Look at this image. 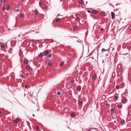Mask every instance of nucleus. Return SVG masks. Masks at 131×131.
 Segmentation results:
<instances>
[{
    "label": "nucleus",
    "mask_w": 131,
    "mask_h": 131,
    "mask_svg": "<svg viewBox=\"0 0 131 131\" xmlns=\"http://www.w3.org/2000/svg\"><path fill=\"white\" fill-rule=\"evenodd\" d=\"M80 20L81 21V23H80L79 22V23L82 24H84L86 22V20L85 19L81 17L80 18Z\"/></svg>",
    "instance_id": "f257e3e1"
},
{
    "label": "nucleus",
    "mask_w": 131,
    "mask_h": 131,
    "mask_svg": "<svg viewBox=\"0 0 131 131\" xmlns=\"http://www.w3.org/2000/svg\"><path fill=\"white\" fill-rule=\"evenodd\" d=\"M111 17L112 19H114L115 18V15L114 13L113 12H112L111 13Z\"/></svg>",
    "instance_id": "f03ea898"
},
{
    "label": "nucleus",
    "mask_w": 131,
    "mask_h": 131,
    "mask_svg": "<svg viewBox=\"0 0 131 131\" xmlns=\"http://www.w3.org/2000/svg\"><path fill=\"white\" fill-rule=\"evenodd\" d=\"M77 89L79 91H80L81 89V86L78 85L77 87Z\"/></svg>",
    "instance_id": "7ed1b4c3"
},
{
    "label": "nucleus",
    "mask_w": 131,
    "mask_h": 131,
    "mask_svg": "<svg viewBox=\"0 0 131 131\" xmlns=\"http://www.w3.org/2000/svg\"><path fill=\"white\" fill-rule=\"evenodd\" d=\"M121 102L122 103H124L127 102V100L126 99H123L121 101Z\"/></svg>",
    "instance_id": "20e7f679"
},
{
    "label": "nucleus",
    "mask_w": 131,
    "mask_h": 131,
    "mask_svg": "<svg viewBox=\"0 0 131 131\" xmlns=\"http://www.w3.org/2000/svg\"><path fill=\"white\" fill-rule=\"evenodd\" d=\"M79 104L80 105L82 104V102L81 99H79Z\"/></svg>",
    "instance_id": "39448f33"
},
{
    "label": "nucleus",
    "mask_w": 131,
    "mask_h": 131,
    "mask_svg": "<svg viewBox=\"0 0 131 131\" xmlns=\"http://www.w3.org/2000/svg\"><path fill=\"white\" fill-rule=\"evenodd\" d=\"M108 51V50L107 49H105L104 48L102 49L101 50V51L102 52H105V51Z\"/></svg>",
    "instance_id": "423d86ee"
},
{
    "label": "nucleus",
    "mask_w": 131,
    "mask_h": 131,
    "mask_svg": "<svg viewBox=\"0 0 131 131\" xmlns=\"http://www.w3.org/2000/svg\"><path fill=\"white\" fill-rule=\"evenodd\" d=\"M79 3L80 4H83V2L82 0H79Z\"/></svg>",
    "instance_id": "0eeeda50"
},
{
    "label": "nucleus",
    "mask_w": 131,
    "mask_h": 131,
    "mask_svg": "<svg viewBox=\"0 0 131 131\" xmlns=\"http://www.w3.org/2000/svg\"><path fill=\"white\" fill-rule=\"evenodd\" d=\"M81 17V16L78 17L77 18V21H79L80 20V18Z\"/></svg>",
    "instance_id": "6e6552de"
},
{
    "label": "nucleus",
    "mask_w": 131,
    "mask_h": 131,
    "mask_svg": "<svg viewBox=\"0 0 131 131\" xmlns=\"http://www.w3.org/2000/svg\"><path fill=\"white\" fill-rule=\"evenodd\" d=\"M75 114L74 113H72L71 114V116L72 117H74L75 116Z\"/></svg>",
    "instance_id": "1a4fd4ad"
},
{
    "label": "nucleus",
    "mask_w": 131,
    "mask_h": 131,
    "mask_svg": "<svg viewBox=\"0 0 131 131\" xmlns=\"http://www.w3.org/2000/svg\"><path fill=\"white\" fill-rule=\"evenodd\" d=\"M117 107L118 108H122V106L121 105H118Z\"/></svg>",
    "instance_id": "9d476101"
},
{
    "label": "nucleus",
    "mask_w": 131,
    "mask_h": 131,
    "mask_svg": "<svg viewBox=\"0 0 131 131\" xmlns=\"http://www.w3.org/2000/svg\"><path fill=\"white\" fill-rule=\"evenodd\" d=\"M125 93H123L122 95V97H125Z\"/></svg>",
    "instance_id": "9b49d317"
},
{
    "label": "nucleus",
    "mask_w": 131,
    "mask_h": 131,
    "mask_svg": "<svg viewBox=\"0 0 131 131\" xmlns=\"http://www.w3.org/2000/svg\"><path fill=\"white\" fill-rule=\"evenodd\" d=\"M92 12L94 14H95L97 13V11L95 10H92Z\"/></svg>",
    "instance_id": "f8f14e48"
},
{
    "label": "nucleus",
    "mask_w": 131,
    "mask_h": 131,
    "mask_svg": "<svg viewBox=\"0 0 131 131\" xmlns=\"http://www.w3.org/2000/svg\"><path fill=\"white\" fill-rule=\"evenodd\" d=\"M56 21L57 22H59L60 21V18H58L56 19Z\"/></svg>",
    "instance_id": "ddd939ff"
},
{
    "label": "nucleus",
    "mask_w": 131,
    "mask_h": 131,
    "mask_svg": "<svg viewBox=\"0 0 131 131\" xmlns=\"http://www.w3.org/2000/svg\"><path fill=\"white\" fill-rule=\"evenodd\" d=\"M92 78L93 79H95V78H96V76H95V74H93V76Z\"/></svg>",
    "instance_id": "4468645a"
},
{
    "label": "nucleus",
    "mask_w": 131,
    "mask_h": 131,
    "mask_svg": "<svg viewBox=\"0 0 131 131\" xmlns=\"http://www.w3.org/2000/svg\"><path fill=\"white\" fill-rule=\"evenodd\" d=\"M28 61L27 60H25L24 61V63L25 64H27V63H28Z\"/></svg>",
    "instance_id": "2eb2a0df"
},
{
    "label": "nucleus",
    "mask_w": 131,
    "mask_h": 131,
    "mask_svg": "<svg viewBox=\"0 0 131 131\" xmlns=\"http://www.w3.org/2000/svg\"><path fill=\"white\" fill-rule=\"evenodd\" d=\"M5 7H3L1 8V10H2L4 11V10H5Z\"/></svg>",
    "instance_id": "dca6fc26"
},
{
    "label": "nucleus",
    "mask_w": 131,
    "mask_h": 131,
    "mask_svg": "<svg viewBox=\"0 0 131 131\" xmlns=\"http://www.w3.org/2000/svg\"><path fill=\"white\" fill-rule=\"evenodd\" d=\"M42 3L41 2H39V5L40 6H41L42 5Z\"/></svg>",
    "instance_id": "f3484780"
},
{
    "label": "nucleus",
    "mask_w": 131,
    "mask_h": 131,
    "mask_svg": "<svg viewBox=\"0 0 131 131\" xmlns=\"http://www.w3.org/2000/svg\"><path fill=\"white\" fill-rule=\"evenodd\" d=\"M29 68H30V67L29 66H26V69H27V70L29 69Z\"/></svg>",
    "instance_id": "a211bd4d"
},
{
    "label": "nucleus",
    "mask_w": 131,
    "mask_h": 131,
    "mask_svg": "<svg viewBox=\"0 0 131 131\" xmlns=\"http://www.w3.org/2000/svg\"><path fill=\"white\" fill-rule=\"evenodd\" d=\"M114 99L116 100H117L118 99V97L116 96H114Z\"/></svg>",
    "instance_id": "6ab92c4d"
},
{
    "label": "nucleus",
    "mask_w": 131,
    "mask_h": 131,
    "mask_svg": "<svg viewBox=\"0 0 131 131\" xmlns=\"http://www.w3.org/2000/svg\"><path fill=\"white\" fill-rule=\"evenodd\" d=\"M45 53L46 55H47L48 53V51H46L45 52Z\"/></svg>",
    "instance_id": "aec40b11"
},
{
    "label": "nucleus",
    "mask_w": 131,
    "mask_h": 131,
    "mask_svg": "<svg viewBox=\"0 0 131 131\" xmlns=\"http://www.w3.org/2000/svg\"><path fill=\"white\" fill-rule=\"evenodd\" d=\"M43 54L42 53H40L39 55V56L40 57H42L43 56Z\"/></svg>",
    "instance_id": "412c9836"
},
{
    "label": "nucleus",
    "mask_w": 131,
    "mask_h": 131,
    "mask_svg": "<svg viewBox=\"0 0 131 131\" xmlns=\"http://www.w3.org/2000/svg\"><path fill=\"white\" fill-rule=\"evenodd\" d=\"M52 64V63L51 62L49 63H48V65L49 66H51Z\"/></svg>",
    "instance_id": "4be33fe9"
},
{
    "label": "nucleus",
    "mask_w": 131,
    "mask_h": 131,
    "mask_svg": "<svg viewBox=\"0 0 131 131\" xmlns=\"http://www.w3.org/2000/svg\"><path fill=\"white\" fill-rule=\"evenodd\" d=\"M38 12L37 11H35V14L37 15V14H38Z\"/></svg>",
    "instance_id": "5701e85b"
},
{
    "label": "nucleus",
    "mask_w": 131,
    "mask_h": 131,
    "mask_svg": "<svg viewBox=\"0 0 131 131\" xmlns=\"http://www.w3.org/2000/svg\"><path fill=\"white\" fill-rule=\"evenodd\" d=\"M74 82V80L73 79H72L71 80V82L72 83H73Z\"/></svg>",
    "instance_id": "b1692460"
},
{
    "label": "nucleus",
    "mask_w": 131,
    "mask_h": 131,
    "mask_svg": "<svg viewBox=\"0 0 131 131\" xmlns=\"http://www.w3.org/2000/svg\"><path fill=\"white\" fill-rule=\"evenodd\" d=\"M119 87V86L118 85H117L116 86V88L117 90L118 89Z\"/></svg>",
    "instance_id": "393cba45"
},
{
    "label": "nucleus",
    "mask_w": 131,
    "mask_h": 131,
    "mask_svg": "<svg viewBox=\"0 0 131 131\" xmlns=\"http://www.w3.org/2000/svg\"><path fill=\"white\" fill-rule=\"evenodd\" d=\"M60 94H61V92L60 91H58L57 92V94L58 95H60Z\"/></svg>",
    "instance_id": "a878e982"
},
{
    "label": "nucleus",
    "mask_w": 131,
    "mask_h": 131,
    "mask_svg": "<svg viewBox=\"0 0 131 131\" xmlns=\"http://www.w3.org/2000/svg\"><path fill=\"white\" fill-rule=\"evenodd\" d=\"M51 54H49V55H48V58H50L51 57Z\"/></svg>",
    "instance_id": "bb28decb"
},
{
    "label": "nucleus",
    "mask_w": 131,
    "mask_h": 131,
    "mask_svg": "<svg viewBox=\"0 0 131 131\" xmlns=\"http://www.w3.org/2000/svg\"><path fill=\"white\" fill-rule=\"evenodd\" d=\"M15 10L17 12H19V9H15Z\"/></svg>",
    "instance_id": "cd10ccee"
},
{
    "label": "nucleus",
    "mask_w": 131,
    "mask_h": 131,
    "mask_svg": "<svg viewBox=\"0 0 131 131\" xmlns=\"http://www.w3.org/2000/svg\"><path fill=\"white\" fill-rule=\"evenodd\" d=\"M5 2V0H2L1 1V2L2 3H4Z\"/></svg>",
    "instance_id": "c85d7f7f"
},
{
    "label": "nucleus",
    "mask_w": 131,
    "mask_h": 131,
    "mask_svg": "<svg viewBox=\"0 0 131 131\" xmlns=\"http://www.w3.org/2000/svg\"><path fill=\"white\" fill-rule=\"evenodd\" d=\"M121 122L122 123H124L125 122V121L124 120H122L121 121Z\"/></svg>",
    "instance_id": "c756f323"
},
{
    "label": "nucleus",
    "mask_w": 131,
    "mask_h": 131,
    "mask_svg": "<svg viewBox=\"0 0 131 131\" xmlns=\"http://www.w3.org/2000/svg\"><path fill=\"white\" fill-rule=\"evenodd\" d=\"M10 8V6H8L7 8H6V9L7 10H8Z\"/></svg>",
    "instance_id": "7c9ffc66"
},
{
    "label": "nucleus",
    "mask_w": 131,
    "mask_h": 131,
    "mask_svg": "<svg viewBox=\"0 0 131 131\" xmlns=\"http://www.w3.org/2000/svg\"><path fill=\"white\" fill-rule=\"evenodd\" d=\"M17 122H19V121H20V119L19 118H17Z\"/></svg>",
    "instance_id": "2f4dec72"
},
{
    "label": "nucleus",
    "mask_w": 131,
    "mask_h": 131,
    "mask_svg": "<svg viewBox=\"0 0 131 131\" xmlns=\"http://www.w3.org/2000/svg\"><path fill=\"white\" fill-rule=\"evenodd\" d=\"M101 15L102 16H104V14L103 13H101Z\"/></svg>",
    "instance_id": "473e14b6"
},
{
    "label": "nucleus",
    "mask_w": 131,
    "mask_h": 131,
    "mask_svg": "<svg viewBox=\"0 0 131 131\" xmlns=\"http://www.w3.org/2000/svg\"><path fill=\"white\" fill-rule=\"evenodd\" d=\"M63 64V62H61V63H60V65L61 66H62Z\"/></svg>",
    "instance_id": "72a5a7b5"
},
{
    "label": "nucleus",
    "mask_w": 131,
    "mask_h": 131,
    "mask_svg": "<svg viewBox=\"0 0 131 131\" xmlns=\"http://www.w3.org/2000/svg\"><path fill=\"white\" fill-rule=\"evenodd\" d=\"M108 105L107 104H106L105 105V107H108Z\"/></svg>",
    "instance_id": "f704fd0d"
},
{
    "label": "nucleus",
    "mask_w": 131,
    "mask_h": 131,
    "mask_svg": "<svg viewBox=\"0 0 131 131\" xmlns=\"http://www.w3.org/2000/svg\"><path fill=\"white\" fill-rule=\"evenodd\" d=\"M36 129H37V130H38L39 129V128H38V127L37 126L36 127Z\"/></svg>",
    "instance_id": "c9c22d12"
},
{
    "label": "nucleus",
    "mask_w": 131,
    "mask_h": 131,
    "mask_svg": "<svg viewBox=\"0 0 131 131\" xmlns=\"http://www.w3.org/2000/svg\"><path fill=\"white\" fill-rule=\"evenodd\" d=\"M1 47L2 48H4V45H2L1 46Z\"/></svg>",
    "instance_id": "e433bc0d"
},
{
    "label": "nucleus",
    "mask_w": 131,
    "mask_h": 131,
    "mask_svg": "<svg viewBox=\"0 0 131 131\" xmlns=\"http://www.w3.org/2000/svg\"><path fill=\"white\" fill-rule=\"evenodd\" d=\"M73 28L74 29H75V30L77 29V27L76 26H74Z\"/></svg>",
    "instance_id": "4c0bfd02"
},
{
    "label": "nucleus",
    "mask_w": 131,
    "mask_h": 131,
    "mask_svg": "<svg viewBox=\"0 0 131 131\" xmlns=\"http://www.w3.org/2000/svg\"><path fill=\"white\" fill-rule=\"evenodd\" d=\"M24 16V15L23 14H21L20 15V16L21 17H23Z\"/></svg>",
    "instance_id": "58836bf2"
},
{
    "label": "nucleus",
    "mask_w": 131,
    "mask_h": 131,
    "mask_svg": "<svg viewBox=\"0 0 131 131\" xmlns=\"http://www.w3.org/2000/svg\"><path fill=\"white\" fill-rule=\"evenodd\" d=\"M13 122L14 123H17V121L15 120H14L13 121Z\"/></svg>",
    "instance_id": "ea45409f"
},
{
    "label": "nucleus",
    "mask_w": 131,
    "mask_h": 131,
    "mask_svg": "<svg viewBox=\"0 0 131 131\" xmlns=\"http://www.w3.org/2000/svg\"><path fill=\"white\" fill-rule=\"evenodd\" d=\"M72 86L74 88L75 87V84H74L72 85Z\"/></svg>",
    "instance_id": "a19ab883"
},
{
    "label": "nucleus",
    "mask_w": 131,
    "mask_h": 131,
    "mask_svg": "<svg viewBox=\"0 0 131 131\" xmlns=\"http://www.w3.org/2000/svg\"><path fill=\"white\" fill-rule=\"evenodd\" d=\"M25 88H26V89H27L28 88V87H27V85H26L25 86Z\"/></svg>",
    "instance_id": "79ce46f5"
},
{
    "label": "nucleus",
    "mask_w": 131,
    "mask_h": 131,
    "mask_svg": "<svg viewBox=\"0 0 131 131\" xmlns=\"http://www.w3.org/2000/svg\"><path fill=\"white\" fill-rule=\"evenodd\" d=\"M20 76L21 77H22V78H23V75L22 74H21L20 75Z\"/></svg>",
    "instance_id": "37998d69"
},
{
    "label": "nucleus",
    "mask_w": 131,
    "mask_h": 131,
    "mask_svg": "<svg viewBox=\"0 0 131 131\" xmlns=\"http://www.w3.org/2000/svg\"><path fill=\"white\" fill-rule=\"evenodd\" d=\"M114 108H112L111 109V110L112 111H114Z\"/></svg>",
    "instance_id": "c03bdc74"
},
{
    "label": "nucleus",
    "mask_w": 131,
    "mask_h": 131,
    "mask_svg": "<svg viewBox=\"0 0 131 131\" xmlns=\"http://www.w3.org/2000/svg\"><path fill=\"white\" fill-rule=\"evenodd\" d=\"M45 7L46 9H47V5H46L45 6Z\"/></svg>",
    "instance_id": "a18cd8bd"
},
{
    "label": "nucleus",
    "mask_w": 131,
    "mask_h": 131,
    "mask_svg": "<svg viewBox=\"0 0 131 131\" xmlns=\"http://www.w3.org/2000/svg\"><path fill=\"white\" fill-rule=\"evenodd\" d=\"M103 29H104L103 28H102L100 30L101 31H102L103 30Z\"/></svg>",
    "instance_id": "49530a36"
},
{
    "label": "nucleus",
    "mask_w": 131,
    "mask_h": 131,
    "mask_svg": "<svg viewBox=\"0 0 131 131\" xmlns=\"http://www.w3.org/2000/svg\"><path fill=\"white\" fill-rule=\"evenodd\" d=\"M87 11L89 13H90V12H91V11L90 10H87Z\"/></svg>",
    "instance_id": "de8ad7c7"
},
{
    "label": "nucleus",
    "mask_w": 131,
    "mask_h": 131,
    "mask_svg": "<svg viewBox=\"0 0 131 131\" xmlns=\"http://www.w3.org/2000/svg\"><path fill=\"white\" fill-rule=\"evenodd\" d=\"M32 116H33V117H34V116H35V115L34 114H33L32 115Z\"/></svg>",
    "instance_id": "09e8293b"
},
{
    "label": "nucleus",
    "mask_w": 131,
    "mask_h": 131,
    "mask_svg": "<svg viewBox=\"0 0 131 131\" xmlns=\"http://www.w3.org/2000/svg\"><path fill=\"white\" fill-rule=\"evenodd\" d=\"M90 129H90H90H89V130H88V131H90Z\"/></svg>",
    "instance_id": "8fccbe9b"
},
{
    "label": "nucleus",
    "mask_w": 131,
    "mask_h": 131,
    "mask_svg": "<svg viewBox=\"0 0 131 131\" xmlns=\"http://www.w3.org/2000/svg\"><path fill=\"white\" fill-rule=\"evenodd\" d=\"M60 14H58V16H57V17H58V16H60Z\"/></svg>",
    "instance_id": "3c124183"
},
{
    "label": "nucleus",
    "mask_w": 131,
    "mask_h": 131,
    "mask_svg": "<svg viewBox=\"0 0 131 131\" xmlns=\"http://www.w3.org/2000/svg\"><path fill=\"white\" fill-rule=\"evenodd\" d=\"M1 114V112L0 111V115Z\"/></svg>",
    "instance_id": "603ef678"
},
{
    "label": "nucleus",
    "mask_w": 131,
    "mask_h": 131,
    "mask_svg": "<svg viewBox=\"0 0 131 131\" xmlns=\"http://www.w3.org/2000/svg\"><path fill=\"white\" fill-rule=\"evenodd\" d=\"M114 49V48H113L112 49V50H113Z\"/></svg>",
    "instance_id": "864d4df0"
},
{
    "label": "nucleus",
    "mask_w": 131,
    "mask_h": 131,
    "mask_svg": "<svg viewBox=\"0 0 131 131\" xmlns=\"http://www.w3.org/2000/svg\"><path fill=\"white\" fill-rule=\"evenodd\" d=\"M25 1V0H22V1Z\"/></svg>",
    "instance_id": "5fc2aeb1"
},
{
    "label": "nucleus",
    "mask_w": 131,
    "mask_h": 131,
    "mask_svg": "<svg viewBox=\"0 0 131 131\" xmlns=\"http://www.w3.org/2000/svg\"><path fill=\"white\" fill-rule=\"evenodd\" d=\"M87 3V1H86V4Z\"/></svg>",
    "instance_id": "6e6d98bb"
},
{
    "label": "nucleus",
    "mask_w": 131,
    "mask_h": 131,
    "mask_svg": "<svg viewBox=\"0 0 131 131\" xmlns=\"http://www.w3.org/2000/svg\"><path fill=\"white\" fill-rule=\"evenodd\" d=\"M63 1H64L65 0H63Z\"/></svg>",
    "instance_id": "4d7b16f0"
}]
</instances>
